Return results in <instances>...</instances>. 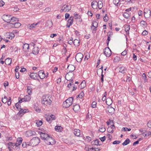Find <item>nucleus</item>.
Returning a JSON list of instances; mask_svg holds the SVG:
<instances>
[{
    "instance_id": "f257e3e1",
    "label": "nucleus",
    "mask_w": 151,
    "mask_h": 151,
    "mask_svg": "<svg viewBox=\"0 0 151 151\" xmlns=\"http://www.w3.org/2000/svg\"><path fill=\"white\" fill-rule=\"evenodd\" d=\"M73 97H70L68 98L63 103V106L64 107L68 108L71 105L73 104Z\"/></svg>"
},
{
    "instance_id": "f03ea898",
    "label": "nucleus",
    "mask_w": 151,
    "mask_h": 151,
    "mask_svg": "<svg viewBox=\"0 0 151 151\" xmlns=\"http://www.w3.org/2000/svg\"><path fill=\"white\" fill-rule=\"evenodd\" d=\"M52 101L49 97L43 96L42 98V103L46 106L50 105Z\"/></svg>"
},
{
    "instance_id": "7ed1b4c3",
    "label": "nucleus",
    "mask_w": 151,
    "mask_h": 151,
    "mask_svg": "<svg viewBox=\"0 0 151 151\" xmlns=\"http://www.w3.org/2000/svg\"><path fill=\"white\" fill-rule=\"evenodd\" d=\"M40 139L38 137H34L31 140L30 143H31L32 146H36L40 143Z\"/></svg>"
},
{
    "instance_id": "20e7f679",
    "label": "nucleus",
    "mask_w": 151,
    "mask_h": 151,
    "mask_svg": "<svg viewBox=\"0 0 151 151\" xmlns=\"http://www.w3.org/2000/svg\"><path fill=\"white\" fill-rule=\"evenodd\" d=\"M45 142L47 145H53L55 143V142L53 138L49 136L47 140L45 141Z\"/></svg>"
},
{
    "instance_id": "39448f33",
    "label": "nucleus",
    "mask_w": 151,
    "mask_h": 151,
    "mask_svg": "<svg viewBox=\"0 0 151 151\" xmlns=\"http://www.w3.org/2000/svg\"><path fill=\"white\" fill-rule=\"evenodd\" d=\"M70 9L71 7L69 5H65L62 7L60 11L61 12H68Z\"/></svg>"
},
{
    "instance_id": "423d86ee",
    "label": "nucleus",
    "mask_w": 151,
    "mask_h": 151,
    "mask_svg": "<svg viewBox=\"0 0 151 151\" xmlns=\"http://www.w3.org/2000/svg\"><path fill=\"white\" fill-rule=\"evenodd\" d=\"M11 16L10 15L4 14L3 16V19L6 22L9 23L11 21Z\"/></svg>"
},
{
    "instance_id": "0eeeda50",
    "label": "nucleus",
    "mask_w": 151,
    "mask_h": 151,
    "mask_svg": "<svg viewBox=\"0 0 151 151\" xmlns=\"http://www.w3.org/2000/svg\"><path fill=\"white\" fill-rule=\"evenodd\" d=\"M104 54L107 57H109L111 55V52L110 49L109 47H106L104 49Z\"/></svg>"
},
{
    "instance_id": "6e6552de",
    "label": "nucleus",
    "mask_w": 151,
    "mask_h": 151,
    "mask_svg": "<svg viewBox=\"0 0 151 151\" xmlns=\"http://www.w3.org/2000/svg\"><path fill=\"white\" fill-rule=\"evenodd\" d=\"M83 58V55L81 53H77L76 56V60L78 62H81Z\"/></svg>"
},
{
    "instance_id": "1a4fd4ad",
    "label": "nucleus",
    "mask_w": 151,
    "mask_h": 151,
    "mask_svg": "<svg viewBox=\"0 0 151 151\" xmlns=\"http://www.w3.org/2000/svg\"><path fill=\"white\" fill-rule=\"evenodd\" d=\"M40 137L41 139L44 140V142L47 139L48 137H49V135L48 134L43 133L42 132H40Z\"/></svg>"
},
{
    "instance_id": "9d476101",
    "label": "nucleus",
    "mask_w": 151,
    "mask_h": 151,
    "mask_svg": "<svg viewBox=\"0 0 151 151\" xmlns=\"http://www.w3.org/2000/svg\"><path fill=\"white\" fill-rule=\"evenodd\" d=\"M144 13V16L146 18H149L151 16V12L149 9H145Z\"/></svg>"
},
{
    "instance_id": "9b49d317",
    "label": "nucleus",
    "mask_w": 151,
    "mask_h": 151,
    "mask_svg": "<svg viewBox=\"0 0 151 151\" xmlns=\"http://www.w3.org/2000/svg\"><path fill=\"white\" fill-rule=\"evenodd\" d=\"M98 24L96 22H94L92 23V25L91 27V29L93 30V32L94 31H95L96 30V28L97 27Z\"/></svg>"
},
{
    "instance_id": "f8f14e48",
    "label": "nucleus",
    "mask_w": 151,
    "mask_h": 151,
    "mask_svg": "<svg viewBox=\"0 0 151 151\" xmlns=\"http://www.w3.org/2000/svg\"><path fill=\"white\" fill-rule=\"evenodd\" d=\"M38 76L41 79H44L45 77V75L43 71L41 70L38 72Z\"/></svg>"
},
{
    "instance_id": "ddd939ff",
    "label": "nucleus",
    "mask_w": 151,
    "mask_h": 151,
    "mask_svg": "<svg viewBox=\"0 0 151 151\" xmlns=\"http://www.w3.org/2000/svg\"><path fill=\"white\" fill-rule=\"evenodd\" d=\"M19 111V112L17 113V115L20 116H22L24 114L27 112L28 110L26 109H20Z\"/></svg>"
},
{
    "instance_id": "4468645a",
    "label": "nucleus",
    "mask_w": 151,
    "mask_h": 151,
    "mask_svg": "<svg viewBox=\"0 0 151 151\" xmlns=\"http://www.w3.org/2000/svg\"><path fill=\"white\" fill-rule=\"evenodd\" d=\"M29 76H30V77L33 79L34 80H39V79H37V78L38 77V76H37V73H30V74L29 75Z\"/></svg>"
},
{
    "instance_id": "2eb2a0df",
    "label": "nucleus",
    "mask_w": 151,
    "mask_h": 151,
    "mask_svg": "<svg viewBox=\"0 0 151 151\" xmlns=\"http://www.w3.org/2000/svg\"><path fill=\"white\" fill-rule=\"evenodd\" d=\"M22 139L21 137L18 138L17 139L16 143L14 144V145L18 147L19 145L22 142Z\"/></svg>"
},
{
    "instance_id": "dca6fc26",
    "label": "nucleus",
    "mask_w": 151,
    "mask_h": 151,
    "mask_svg": "<svg viewBox=\"0 0 151 151\" xmlns=\"http://www.w3.org/2000/svg\"><path fill=\"white\" fill-rule=\"evenodd\" d=\"M92 7L94 9H96L98 7V2L96 1H93L91 3Z\"/></svg>"
},
{
    "instance_id": "f3484780",
    "label": "nucleus",
    "mask_w": 151,
    "mask_h": 151,
    "mask_svg": "<svg viewBox=\"0 0 151 151\" xmlns=\"http://www.w3.org/2000/svg\"><path fill=\"white\" fill-rule=\"evenodd\" d=\"M67 68L69 72H72L75 70V67L73 65H70L68 66Z\"/></svg>"
},
{
    "instance_id": "a211bd4d",
    "label": "nucleus",
    "mask_w": 151,
    "mask_h": 151,
    "mask_svg": "<svg viewBox=\"0 0 151 151\" xmlns=\"http://www.w3.org/2000/svg\"><path fill=\"white\" fill-rule=\"evenodd\" d=\"M113 128H115V126L114 125H111V126L107 128V130L108 132L110 133H113Z\"/></svg>"
},
{
    "instance_id": "6ab92c4d",
    "label": "nucleus",
    "mask_w": 151,
    "mask_h": 151,
    "mask_svg": "<svg viewBox=\"0 0 151 151\" xmlns=\"http://www.w3.org/2000/svg\"><path fill=\"white\" fill-rule=\"evenodd\" d=\"M39 22L37 23H34L31 25L29 24L28 26V27L30 29H32L35 27V26L39 24Z\"/></svg>"
},
{
    "instance_id": "aec40b11",
    "label": "nucleus",
    "mask_w": 151,
    "mask_h": 151,
    "mask_svg": "<svg viewBox=\"0 0 151 151\" xmlns=\"http://www.w3.org/2000/svg\"><path fill=\"white\" fill-rule=\"evenodd\" d=\"M39 51V48L37 47H34L32 53L35 55H37L38 54Z\"/></svg>"
},
{
    "instance_id": "412c9836",
    "label": "nucleus",
    "mask_w": 151,
    "mask_h": 151,
    "mask_svg": "<svg viewBox=\"0 0 151 151\" xmlns=\"http://www.w3.org/2000/svg\"><path fill=\"white\" fill-rule=\"evenodd\" d=\"M10 24H12V26L15 28H18L20 27L21 25V24L19 22H16L14 23H10Z\"/></svg>"
},
{
    "instance_id": "4be33fe9",
    "label": "nucleus",
    "mask_w": 151,
    "mask_h": 151,
    "mask_svg": "<svg viewBox=\"0 0 151 151\" xmlns=\"http://www.w3.org/2000/svg\"><path fill=\"white\" fill-rule=\"evenodd\" d=\"M119 69V72L123 74L125 73L127 71V69L124 67H120Z\"/></svg>"
},
{
    "instance_id": "5701e85b",
    "label": "nucleus",
    "mask_w": 151,
    "mask_h": 151,
    "mask_svg": "<svg viewBox=\"0 0 151 151\" xmlns=\"http://www.w3.org/2000/svg\"><path fill=\"white\" fill-rule=\"evenodd\" d=\"M106 103L108 106L110 105L112 103V101L110 98H107L106 100Z\"/></svg>"
},
{
    "instance_id": "b1692460",
    "label": "nucleus",
    "mask_w": 151,
    "mask_h": 151,
    "mask_svg": "<svg viewBox=\"0 0 151 151\" xmlns=\"http://www.w3.org/2000/svg\"><path fill=\"white\" fill-rule=\"evenodd\" d=\"M74 133L76 136L79 137L80 135V130L79 129H75L74 130Z\"/></svg>"
},
{
    "instance_id": "393cba45",
    "label": "nucleus",
    "mask_w": 151,
    "mask_h": 151,
    "mask_svg": "<svg viewBox=\"0 0 151 151\" xmlns=\"http://www.w3.org/2000/svg\"><path fill=\"white\" fill-rule=\"evenodd\" d=\"M86 86V81L85 80L83 81L81 83L79 87L80 89H83Z\"/></svg>"
},
{
    "instance_id": "a878e982",
    "label": "nucleus",
    "mask_w": 151,
    "mask_h": 151,
    "mask_svg": "<svg viewBox=\"0 0 151 151\" xmlns=\"http://www.w3.org/2000/svg\"><path fill=\"white\" fill-rule=\"evenodd\" d=\"M25 102H28L31 99L30 96L29 95H26L23 98Z\"/></svg>"
},
{
    "instance_id": "bb28decb",
    "label": "nucleus",
    "mask_w": 151,
    "mask_h": 151,
    "mask_svg": "<svg viewBox=\"0 0 151 151\" xmlns=\"http://www.w3.org/2000/svg\"><path fill=\"white\" fill-rule=\"evenodd\" d=\"M80 109L79 106L78 104H76L73 106V109L75 112H77Z\"/></svg>"
},
{
    "instance_id": "cd10ccee",
    "label": "nucleus",
    "mask_w": 151,
    "mask_h": 151,
    "mask_svg": "<svg viewBox=\"0 0 151 151\" xmlns=\"http://www.w3.org/2000/svg\"><path fill=\"white\" fill-rule=\"evenodd\" d=\"M12 62V60L11 58H6L5 60V64L7 65H9L11 64Z\"/></svg>"
},
{
    "instance_id": "c85d7f7f",
    "label": "nucleus",
    "mask_w": 151,
    "mask_h": 151,
    "mask_svg": "<svg viewBox=\"0 0 151 151\" xmlns=\"http://www.w3.org/2000/svg\"><path fill=\"white\" fill-rule=\"evenodd\" d=\"M29 48V44L27 43L24 44L23 46V49L24 51H26L27 50H28Z\"/></svg>"
},
{
    "instance_id": "c756f323",
    "label": "nucleus",
    "mask_w": 151,
    "mask_h": 151,
    "mask_svg": "<svg viewBox=\"0 0 151 151\" xmlns=\"http://www.w3.org/2000/svg\"><path fill=\"white\" fill-rule=\"evenodd\" d=\"M62 129V127L61 126H57L55 127V130L58 132H61Z\"/></svg>"
},
{
    "instance_id": "7c9ffc66",
    "label": "nucleus",
    "mask_w": 151,
    "mask_h": 151,
    "mask_svg": "<svg viewBox=\"0 0 151 151\" xmlns=\"http://www.w3.org/2000/svg\"><path fill=\"white\" fill-rule=\"evenodd\" d=\"M107 110L109 113H113L114 111V109L111 107H109L107 108Z\"/></svg>"
},
{
    "instance_id": "2f4dec72",
    "label": "nucleus",
    "mask_w": 151,
    "mask_h": 151,
    "mask_svg": "<svg viewBox=\"0 0 151 151\" xmlns=\"http://www.w3.org/2000/svg\"><path fill=\"white\" fill-rule=\"evenodd\" d=\"M73 18L74 17L73 16H71L70 17V18L68 19V24L71 25L72 24L73 22Z\"/></svg>"
},
{
    "instance_id": "473e14b6",
    "label": "nucleus",
    "mask_w": 151,
    "mask_h": 151,
    "mask_svg": "<svg viewBox=\"0 0 151 151\" xmlns=\"http://www.w3.org/2000/svg\"><path fill=\"white\" fill-rule=\"evenodd\" d=\"M130 142V141L129 138H127L124 142L122 143V145L123 146L127 145L129 144Z\"/></svg>"
},
{
    "instance_id": "72a5a7b5",
    "label": "nucleus",
    "mask_w": 151,
    "mask_h": 151,
    "mask_svg": "<svg viewBox=\"0 0 151 151\" xmlns=\"http://www.w3.org/2000/svg\"><path fill=\"white\" fill-rule=\"evenodd\" d=\"M105 130V128L104 126H102L101 127L99 128V131L101 132H104Z\"/></svg>"
},
{
    "instance_id": "f704fd0d",
    "label": "nucleus",
    "mask_w": 151,
    "mask_h": 151,
    "mask_svg": "<svg viewBox=\"0 0 151 151\" xmlns=\"http://www.w3.org/2000/svg\"><path fill=\"white\" fill-rule=\"evenodd\" d=\"M103 6V4L101 1H99L98 2V7L99 9L102 8Z\"/></svg>"
},
{
    "instance_id": "c9c22d12",
    "label": "nucleus",
    "mask_w": 151,
    "mask_h": 151,
    "mask_svg": "<svg viewBox=\"0 0 151 151\" xmlns=\"http://www.w3.org/2000/svg\"><path fill=\"white\" fill-rule=\"evenodd\" d=\"M125 30L127 34L129 33V31L130 29V26L129 25H127L125 27Z\"/></svg>"
},
{
    "instance_id": "e433bc0d",
    "label": "nucleus",
    "mask_w": 151,
    "mask_h": 151,
    "mask_svg": "<svg viewBox=\"0 0 151 151\" xmlns=\"http://www.w3.org/2000/svg\"><path fill=\"white\" fill-rule=\"evenodd\" d=\"M6 35H10V39H12L15 36V35L12 32H7L6 33Z\"/></svg>"
},
{
    "instance_id": "4c0bfd02",
    "label": "nucleus",
    "mask_w": 151,
    "mask_h": 151,
    "mask_svg": "<svg viewBox=\"0 0 151 151\" xmlns=\"http://www.w3.org/2000/svg\"><path fill=\"white\" fill-rule=\"evenodd\" d=\"M80 42L77 39H75L73 41L74 45L76 46H78L79 45Z\"/></svg>"
},
{
    "instance_id": "58836bf2",
    "label": "nucleus",
    "mask_w": 151,
    "mask_h": 151,
    "mask_svg": "<svg viewBox=\"0 0 151 151\" xmlns=\"http://www.w3.org/2000/svg\"><path fill=\"white\" fill-rule=\"evenodd\" d=\"M46 25L49 27H52V23L51 21L48 20L46 22Z\"/></svg>"
},
{
    "instance_id": "ea45409f",
    "label": "nucleus",
    "mask_w": 151,
    "mask_h": 151,
    "mask_svg": "<svg viewBox=\"0 0 151 151\" xmlns=\"http://www.w3.org/2000/svg\"><path fill=\"white\" fill-rule=\"evenodd\" d=\"M36 124L38 127L41 126L42 124V122L40 120H36Z\"/></svg>"
},
{
    "instance_id": "a19ab883",
    "label": "nucleus",
    "mask_w": 151,
    "mask_h": 151,
    "mask_svg": "<svg viewBox=\"0 0 151 151\" xmlns=\"http://www.w3.org/2000/svg\"><path fill=\"white\" fill-rule=\"evenodd\" d=\"M142 77L143 79L144 80V82L146 83V82H147V77L145 74V73H143L142 75Z\"/></svg>"
},
{
    "instance_id": "79ce46f5",
    "label": "nucleus",
    "mask_w": 151,
    "mask_h": 151,
    "mask_svg": "<svg viewBox=\"0 0 151 151\" xmlns=\"http://www.w3.org/2000/svg\"><path fill=\"white\" fill-rule=\"evenodd\" d=\"M27 92L29 95H30L32 92V88L30 86H28Z\"/></svg>"
},
{
    "instance_id": "37998d69",
    "label": "nucleus",
    "mask_w": 151,
    "mask_h": 151,
    "mask_svg": "<svg viewBox=\"0 0 151 151\" xmlns=\"http://www.w3.org/2000/svg\"><path fill=\"white\" fill-rule=\"evenodd\" d=\"M123 16L124 17L127 19L129 18L130 17V16L129 14L127 12H125L123 14Z\"/></svg>"
},
{
    "instance_id": "c03bdc74",
    "label": "nucleus",
    "mask_w": 151,
    "mask_h": 151,
    "mask_svg": "<svg viewBox=\"0 0 151 151\" xmlns=\"http://www.w3.org/2000/svg\"><path fill=\"white\" fill-rule=\"evenodd\" d=\"M8 99L7 97L6 96H4V98L2 99V101L4 103H6L7 102Z\"/></svg>"
},
{
    "instance_id": "a18cd8bd",
    "label": "nucleus",
    "mask_w": 151,
    "mask_h": 151,
    "mask_svg": "<svg viewBox=\"0 0 151 151\" xmlns=\"http://www.w3.org/2000/svg\"><path fill=\"white\" fill-rule=\"evenodd\" d=\"M48 117L49 118V120L51 121L55 119V116L54 115L51 114L48 116Z\"/></svg>"
},
{
    "instance_id": "49530a36",
    "label": "nucleus",
    "mask_w": 151,
    "mask_h": 151,
    "mask_svg": "<svg viewBox=\"0 0 151 151\" xmlns=\"http://www.w3.org/2000/svg\"><path fill=\"white\" fill-rule=\"evenodd\" d=\"M109 33H111V32H108L107 33V36L108 37V38L107 39V46H108L109 44V42L110 40V34H109Z\"/></svg>"
},
{
    "instance_id": "de8ad7c7",
    "label": "nucleus",
    "mask_w": 151,
    "mask_h": 151,
    "mask_svg": "<svg viewBox=\"0 0 151 151\" xmlns=\"http://www.w3.org/2000/svg\"><path fill=\"white\" fill-rule=\"evenodd\" d=\"M140 24L142 26L146 27L147 26V24L146 22L144 21H142L140 22Z\"/></svg>"
},
{
    "instance_id": "09e8293b",
    "label": "nucleus",
    "mask_w": 151,
    "mask_h": 151,
    "mask_svg": "<svg viewBox=\"0 0 151 151\" xmlns=\"http://www.w3.org/2000/svg\"><path fill=\"white\" fill-rule=\"evenodd\" d=\"M19 103L17 102V103L15 105L16 107L18 110H19L20 109H21V106L19 105Z\"/></svg>"
},
{
    "instance_id": "8fccbe9b",
    "label": "nucleus",
    "mask_w": 151,
    "mask_h": 151,
    "mask_svg": "<svg viewBox=\"0 0 151 151\" xmlns=\"http://www.w3.org/2000/svg\"><path fill=\"white\" fill-rule=\"evenodd\" d=\"M11 22H14V21H18V19L16 17H12L11 16Z\"/></svg>"
},
{
    "instance_id": "3c124183",
    "label": "nucleus",
    "mask_w": 151,
    "mask_h": 151,
    "mask_svg": "<svg viewBox=\"0 0 151 151\" xmlns=\"http://www.w3.org/2000/svg\"><path fill=\"white\" fill-rule=\"evenodd\" d=\"M26 134L28 135V136H31L33 134L32 132L31 131H28L26 132Z\"/></svg>"
},
{
    "instance_id": "603ef678",
    "label": "nucleus",
    "mask_w": 151,
    "mask_h": 151,
    "mask_svg": "<svg viewBox=\"0 0 151 151\" xmlns=\"http://www.w3.org/2000/svg\"><path fill=\"white\" fill-rule=\"evenodd\" d=\"M94 144L95 145H100L101 144H99V142L98 141V139H96V140H94Z\"/></svg>"
},
{
    "instance_id": "864d4df0",
    "label": "nucleus",
    "mask_w": 151,
    "mask_h": 151,
    "mask_svg": "<svg viewBox=\"0 0 151 151\" xmlns=\"http://www.w3.org/2000/svg\"><path fill=\"white\" fill-rule=\"evenodd\" d=\"M131 130V129L130 128H128L127 127H123L122 129V131H130Z\"/></svg>"
},
{
    "instance_id": "5fc2aeb1",
    "label": "nucleus",
    "mask_w": 151,
    "mask_h": 151,
    "mask_svg": "<svg viewBox=\"0 0 151 151\" xmlns=\"http://www.w3.org/2000/svg\"><path fill=\"white\" fill-rule=\"evenodd\" d=\"M119 0H113V4L115 5H117L119 3Z\"/></svg>"
},
{
    "instance_id": "6e6d98bb",
    "label": "nucleus",
    "mask_w": 151,
    "mask_h": 151,
    "mask_svg": "<svg viewBox=\"0 0 151 151\" xmlns=\"http://www.w3.org/2000/svg\"><path fill=\"white\" fill-rule=\"evenodd\" d=\"M108 17H107V14H106L105 16L104 17V21L105 22H107L108 20Z\"/></svg>"
},
{
    "instance_id": "4d7b16f0",
    "label": "nucleus",
    "mask_w": 151,
    "mask_h": 151,
    "mask_svg": "<svg viewBox=\"0 0 151 151\" xmlns=\"http://www.w3.org/2000/svg\"><path fill=\"white\" fill-rule=\"evenodd\" d=\"M14 12H17L19 10V9L17 7H12V8Z\"/></svg>"
},
{
    "instance_id": "13d9d810",
    "label": "nucleus",
    "mask_w": 151,
    "mask_h": 151,
    "mask_svg": "<svg viewBox=\"0 0 151 151\" xmlns=\"http://www.w3.org/2000/svg\"><path fill=\"white\" fill-rule=\"evenodd\" d=\"M121 143L120 141L116 140L113 142V144L114 145L119 144Z\"/></svg>"
},
{
    "instance_id": "bf43d9fd",
    "label": "nucleus",
    "mask_w": 151,
    "mask_h": 151,
    "mask_svg": "<svg viewBox=\"0 0 151 151\" xmlns=\"http://www.w3.org/2000/svg\"><path fill=\"white\" fill-rule=\"evenodd\" d=\"M96 102H93L92 104V107L93 108H95L96 107Z\"/></svg>"
},
{
    "instance_id": "052dcab7",
    "label": "nucleus",
    "mask_w": 151,
    "mask_h": 151,
    "mask_svg": "<svg viewBox=\"0 0 151 151\" xmlns=\"http://www.w3.org/2000/svg\"><path fill=\"white\" fill-rule=\"evenodd\" d=\"M148 32L146 30H144L142 33V35H147Z\"/></svg>"
},
{
    "instance_id": "680f3d73",
    "label": "nucleus",
    "mask_w": 151,
    "mask_h": 151,
    "mask_svg": "<svg viewBox=\"0 0 151 151\" xmlns=\"http://www.w3.org/2000/svg\"><path fill=\"white\" fill-rule=\"evenodd\" d=\"M127 53V51L126 50H125L121 54L122 55H125Z\"/></svg>"
},
{
    "instance_id": "e2e57ef3",
    "label": "nucleus",
    "mask_w": 151,
    "mask_h": 151,
    "mask_svg": "<svg viewBox=\"0 0 151 151\" xmlns=\"http://www.w3.org/2000/svg\"><path fill=\"white\" fill-rule=\"evenodd\" d=\"M106 137L105 136H104L103 137L100 138L99 139L102 142H103L106 139Z\"/></svg>"
},
{
    "instance_id": "0e129e2a",
    "label": "nucleus",
    "mask_w": 151,
    "mask_h": 151,
    "mask_svg": "<svg viewBox=\"0 0 151 151\" xmlns=\"http://www.w3.org/2000/svg\"><path fill=\"white\" fill-rule=\"evenodd\" d=\"M15 75L17 78L18 79L19 77V73L18 72H16Z\"/></svg>"
},
{
    "instance_id": "69168bd1",
    "label": "nucleus",
    "mask_w": 151,
    "mask_h": 151,
    "mask_svg": "<svg viewBox=\"0 0 151 151\" xmlns=\"http://www.w3.org/2000/svg\"><path fill=\"white\" fill-rule=\"evenodd\" d=\"M51 10V9L49 7H47L46 8L45 10H44L45 11V12H50Z\"/></svg>"
},
{
    "instance_id": "338daca9",
    "label": "nucleus",
    "mask_w": 151,
    "mask_h": 151,
    "mask_svg": "<svg viewBox=\"0 0 151 151\" xmlns=\"http://www.w3.org/2000/svg\"><path fill=\"white\" fill-rule=\"evenodd\" d=\"M147 127L150 128H151V121H150L147 123Z\"/></svg>"
},
{
    "instance_id": "774afa93",
    "label": "nucleus",
    "mask_w": 151,
    "mask_h": 151,
    "mask_svg": "<svg viewBox=\"0 0 151 151\" xmlns=\"http://www.w3.org/2000/svg\"><path fill=\"white\" fill-rule=\"evenodd\" d=\"M4 5V2L2 1H0V6L2 7Z\"/></svg>"
}]
</instances>
